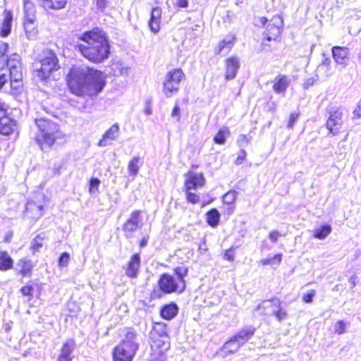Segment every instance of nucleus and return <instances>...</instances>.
Returning a JSON list of instances; mask_svg holds the SVG:
<instances>
[{
  "label": "nucleus",
  "mask_w": 361,
  "mask_h": 361,
  "mask_svg": "<svg viewBox=\"0 0 361 361\" xmlns=\"http://www.w3.org/2000/svg\"><path fill=\"white\" fill-rule=\"evenodd\" d=\"M35 126L37 128L35 141L43 149V144L45 142V120L43 118L36 119Z\"/></svg>",
  "instance_id": "22"
},
{
  "label": "nucleus",
  "mask_w": 361,
  "mask_h": 361,
  "mask_svg": "<svg viewBox=\"0 0 361 361\" xmlns=\"http://www.w3.org/2000/svg\"><path fill=\"white\" fill-rule=\"evenodd\" d=\"M176 6L178 8H185L189 6L188 0H176Z\"/></svg>",
  "instance_id": "55"
},
{
  "label": "nucleus",
  "mask_w": 361,
  "mask_h": 361,
  "mask_svg": "<svg viewBox=\"0 0 361 361\" xmlns=\"http://www.w3.org/2000/svg\"><path fill=\"white\" fill-rule=\"evenodd\" d=\"M13 267V259L6 252H0V270L6 271Z\"/></svg>",
  "instance_id": "33"
},
{
  "label": "nucleus",
  "mask_w": 361,
  "mask_h": 361,
  "mask_svg": "<svg viewBox=\"0 0 361 361\" xmlns=\"http://www.w3.org/2000/svg\"><path fill=\"white\" fill-rule=\"evenodd\" d=\"M149 361H164V360H159V359H155V358H152L151 357L150 360Z\"/></svg>",
  "instance_id": "64"
},
{
  "label": "nucleus",
  "mask_w": 361,
  "mask_h": 361,
  "mask_svg": "<svg viewBox=\"0 0 361 361\" xmlns=\"http://www.w3.org/2000/svg\"><path fill=\"white\" fill-rule=\"evenodd\" d=\"M331 231L330 225L324 224L314 231L312 236L316 239L323 240L331 233Z\"/></svg>",
  "instance_id": "32"
},
{
  "label": "nucleus",
  "mask_w": 361,
  "mask_h": 361,
  "mask_svg": "<svg viewBox=\"0 0 361 361\" xmlns=\"http://www.w3.org/2000/svg\"><path fill=\"white\" fill-rule=\"evenodd\" d=\"M266 302L267 305L265 307L271 309V314L276 317L277 321L281 322L288 317V313L283 308L282 302L279 299L274 298Z\"/></svg>",
  "instance_id": "14"
},
{
  "label": "nucleus",
  "mask_w": 361,
  "mask_h": 361,
  "mask_svg": "<svg viewBox=\"0 0 361 361\" xmlns=\"http://www.w3.org/2000/svg\"><path fill=\"white\" fill-rule=\"evenodd\" d=\"M140 263V254H133L124 267L126 275L130 279H135L139 273Z\"/></svg>",
  "instance_id": "12"
},
{
  "label": "nucleus",
  "mask_w": 361,
  "mask_h": 361,
  "mask_svg": "<svg viewBox=\"0 0 361 361\" xmlns=\"http://www.w3.org/2000/svg\"><path fill=\"white\" fill-rule=\"evenodd\" d=\"M240 348L239 344L236 343L231 337L227 340L220 349V352L224 357L234 354Z\"/></svg>",
  "instance_id": "26"
},
{
  "label": "nucleus",
  "mask_w": 361,
  "mask_h": 361,
  "mask_svg": "<svg viewBox=\"0 0 361 361\" xmlns=\"http://www.w3.org/2000/svg\"><path fill=\"white\" fill-rule=\"evenodd\" d=\"M1 63L6 65L9 75H14L16 72L22 73L20 56L18 54H13Z\"/></svg>",
  "instance_id": "21"
},
{
  "label": "nucleus",
  "mask_w": 361,
  "mask_h": 361,
  "mask_svg": "<svg viewBox=\"0 0 361 361\" xmlns=\"http://www.w3.org/2000/svg\"><path fill=\"white\" fill-rule=\"evenodd\" d=\"M249 142L250 139L245 134L240 135L238 139L237 140V144L238 146H243V145L249 143Z\"/></svg>",
  "instance_id": "49"
},
{
  "label": "nucleus",
  "mask_w": 361,
  "mask_h": 361,
  "mask_svg": "<svg viewBox=\"0 0 361 361\" xmlns=\"http://www.w3.org/2000/svg\"><path fill=\"white\" fill-rule=\"evenodd\" d=\"M331 55L337 65L345 66L349 60V48L343 46H334L331 48Z\"/></svg>",
  "instance_id": "13"
},
{
  "label": "nucleus",
  "mask_w": 361,
  "mask_h": 361,
  "mask_svg": "<svg viewBox=\"0 0 361 361\" xmlns=\"http://www.w3.org/2000/svg\"><path fill=\"white\" fill-rule=\"evenodd\" d=\"M47 3L52 9H61L66 4V0H47Z\"/></svg>",
  "instance_id": "41"
},
{
  "label": "nucleus",
  "mask_w": 361,
  "mask_h": 361,
  "mask_svg": "<svg viewBox=\"0 0 361 361\" xmlns=\"http://www.w3.org/2000/svg\"><path fill=\"white\" fill-rule=\"evenodd\" d=\"M256 329L254 326H250L242 328L231 338L239 344V346L245 344L255 334Z\"/></svg>",
  "instance_id": "17"
},
{
  "label": "nucleus",
  "mask_w": 361,
  "mask_h": 361,
  "mask_svg": "<svg viewBox=\"0 0 361 361\" xmlns=\"http://www.w3.org/2000/svg\"><path fill=\"white\" fill-rule=\"evenodd\" d=\"M173 257H176L177 259H180L181 257L179 255V254L178 252H176L173 256Z\"/></svg>",
  "instance_id": "63"
},
{
  "label": "nucleus",
  "mask_w": 361,
  "mask_h": 361,
  "mask_svg": "<svg viewBox=\"0 0 361 361\" xmlns=\"http://www.w3.org/2000/svg\"><path fill=\"white\" fill-rule=\"evenodd\" d=\"M207 224L212 227H216L220 221V213L216 208H212L207 212L205 214Z\"/></svg>",
  "instance_id": "28"
},
{
  "label": "nucleus",
  "mask_w": 361,
  "mask_h": 361,
  "mask_svg": "<svg viewBox=\"0 0 361 361\" xmlns=\"http://www.w3.org/2000/svg\"><path fill=\"white\" fill-rule=\"evenodd\" d=\"M179 307L175 302L166 303L160 307L159 315L165 320H171L174 319L178 314Z\"/></svg>",
  "instance_id": "19"
},
{
  "label": "nucleus",
  "mask_w": 361,
  "mask_h": 361,
  "mask_svg": "<svg viewBox=\"0 0 361 361\" xmlns=\"http://www.w3.org/2000/svg\"><path fill=\"white\" fill-rule=\"evenodd\" d=\"M141 214L142 212L140 210L132 212L130 218L123 223L122 230L126 238H129L132 237L133 233L140 227L141 224Z\"/></svg>",
  "instance_id": "10"
},
{
  "label": "nucleus",
  "mask_w": 361,
  "mask_h": 361,
  "mask_svg": "<svg viewBox=\"0 0 361 361\" xmlns=\"http://www.w3.org/2000/svg\"><path fill=\"white\" fill-rule=\"evenodd\" d=\"M80 42L75 49L89 62L99 64L106 61L111 54V43L106 32L98 27L83 32L78 37Z\"/></svg>",
  "instance_id": "2"
},
{
  "label": "nucleus",
  "mask_w": 361,
  "mask_h": 361,
  "mask_svg": "<svg viewBox=\"0 0 361 361\" xmlns=\"http://www.w3.org/2000/svg\"><path fill=\"white\" fill-rule=\"evenodd\" d=\"M11 83V93L14 95L20 94L23 90V74L17 73L14 75H9Z\"/></svg>",
  "instance_id": "25"
},
{
  "label": "nucleus",
  "mask_w": 361,
  "mask_h": 361,
  "mask_svg": "<svg viewBox=\"0 0 361 361\" xmlns=\"http://www.w3.org/2000/svg\"><path fill=\"white\" fill-rule=\"evenodd\" d=\"M137 333L132 328L126 329L124 338L112 350L113 361H133L139 348Z\"/></svg>",
  "instance_id": "5"
},
{
  "label": "nucleus",
  "mask_w": 361,
  "mask_h": 361,
  "mask_svg": "<svg viewBox=\"0 0 361 361\" xmlns=\"http://www.w3.org/2000/svg\"><path fill=\"white\" fill-rule=\"evenodd\" d=\"M353 114L354 118H361V99L359 100L356 107L353 110Z\"/></svg>",
  "instance_id": "50"
},
{
  "label": "nucleus",
  "mask_w": 361,
  "mask_h": 361,
  "mask_svg": "<svg viewBox=\"0 0 361 361\" xmlns=\"http://www.w3.org/2000/svg\"><path fill=\"white\" fill-rule=\"evenodd\" d=\"M236 195L234 191H229L226 192L222 197V201L226 204H231L235 201Z\"/></svg>",
  "instance_id": "42"
},
{
  "label": "nucleus",
  "mask_w": 361,
  "mask_h": 361,
  "mask_svg": "<svg viewBox=\"0 0 361 361\" xmlns=\"http://www.w3.org/2000/svg\"><path fill=\"white\" fill-rule=\"evenodd\" d=\"M282 261V254L277 253L271 257H267L261 259L259 263L263 266H274L279 265Z\"/></svg>",
  "instance_id": "34"
},
{
  "label": "nucleus",
  "mask_w": 361,
  "mask_h": 361,
  "mask_svg": "<svg viewBox=\"0 0 361 361\" xmlns=\"http://www.w3.org/2000/svg\"><path fill=\"white\" fill-rule=\"evenodd\" d=\"M236 36L234 33H228L226 37L220 40L214 49L216 55H221L223 50L226 49V52H230L236 42Z\"/></svg>",
  "instance_id": "16"
},
{
  "label": "nucleus",
  "mask_w": 361,
  "mask_h": 361,
  "mask_svg": "<svg viewBox=\"0 0 361 361\" xmlns=\"http://www.w3.org/2000/svg\"><path fill=\"white\" fill-rule=\"evenodd\" d=\"M290 84V80L286 75L278 74L272 82L273 91L278 94H285Z\"/></svg>",
  "instance_id": "18"
},
{
  "label": "nucleus",
  "mask_w": 361,
  "mask_h": 361,
  "mask_svg": "<svg viewBox=\"0 0 361 361\" xmlns=\"http://www.w3.org/2000/svg\"><path fill=\"white\" fill-rule=\"evenodd\" d=\"M5 16L0 30V35L3 37H7L11 31L13 14L10 11H4Z\"/></svg>",
  "instance_id": "27"
},
{
  "label": "nucleus",
  "mask_w": 361,
  "mask_h": 361,
  "mask_svg": "<svg viewBox=\"0 0 361 361\" xmlns=\"http://www.w3.org/2000/svg\"><path fill=\"white\" fill-rule=\"evenodd\" d=\"M343 117V109L341 106L329 112V116L325 122V127L329 134L336 136L342 132Z\"/></svg>",
  "instance_id": "9"
},
{
  "label": "nucleus",
  "mask_w": 361,
  "mask_h": 361,
  "mask_svg": "<svg viewBox=\"0 0 361 361\" xmlns=\"http://www.w3.org/2000/svg\"><path fill=\"white\" fill-rule=\"evenodd\" d=\"M151 357L165 360L170 348L167 325L161 322L154 323L150 332Z\"/></svg>",
  "instance_id": "4"
},
{
  "label": "nucleus",
  "mask_w": 361,
  "mask_h": 361,
  "mask_svg": "<svg viewBox=\"0 0 361 361\" xmlns=\"http://www.w3.org/2000/svg\"><path fill=\"white\" fill-rule=\"evenodd\" d=\"M16 121L8 116L6 110L0 106V133L10 135L14 130Z\"/></svg>",
  "instance_id": "15"
},
{
  "label": "nucleus",
  "mask_w": 361,
  "mask_h": 361,
  "mask_svg": "<svg viewBox=\"0 0 361 361\" xmlns=\"http://www.w3.org/2000/svg\"><path fill=\"white\" fill-rule=\"evenodd\" d=\"M173 271L174 275L167 272L159 275L157 282V288L150 291V300L160 299L164 295L180 294L185 290V278L188 274V267L183 265L177 266L173 268Z\"/></svg>",
  "instance_id": "3"
},
{
  "label": "nucleus",
  "mask_w": 361,
  "mask_h": 361,
  "mask_svg": "<svg viewBox=\"0 0 361 361\" xmlns=\"http://www.w3.org/2000/svg\"><path fill=\"white\" fill-rule=\"evenodd\" d=\"M101 183L98 178L92 177L89 180L88 192L90 194H96L99 192V187Z\"/></svg>",
  "instance_id": "40"
},
{
  "label": "nucleus",
  "mask_w": 361,
  "mask_h": 361,
  "mask_svg": "<svg viewBox=\"0 0 361 361\" xmlns=\"http://www.w3.org/2000/svg\"><path fill=\"white\" fill-rule=\"evenodd\" d=\"M223 257L224 259L227 261L233 262L235 259L234 247H231L225 250L223 254Z\"/></svg>",
  "instance_id": "47"
},
{
  "label": "nucleus",
  "mask_w": 361,
  "mask_h": 361,
  "mask_svg": "<svg viewBox=\"0 0 361 361\" xmlns=\"http://www.w3.org/2000/svg\"><path fill=\"white\" fill-rule=\"evenodd\" d=\"M60 68L59 59L53 51H47V71L51 73Z\"/></svg>",
  "instance_id": "29"
},
{
  "label": "nucleus",
  "mask_w": 361,
  "mask_h": 361,
  "mask_svg": "<svg viewBox=\"0 0 361 361\" xmlns=\"http://www.w3.org/2000/svg\"><path fill=\"white\" fill-rule=\"evenodd\" d=\"M171 116L176 117L177 120L179 121L180 118V111L178 106H175L171 111Z\"/></svg>",
  "instance_id": "56"
},
{
  "label": "nucleus",
  "mask_w": 361,
  "mask_h": 361,
  "mask_svg": "<svg viewBox=\"0 0 361 361\" xmlns=\"http://www.w3.org/2000/svg\"><path fill=\"white\" fill-rule=\"evenodd\" d=\"M35 20V17H34V19H32L31 20L25 18L24 28L29 39L34 37L36 34V30L34 25Z\"/></svg>",
  "instance_id": "37"
},
{
  "label": "nucleus",
  "mask_w": 361,
  "mask_h": 361,
  "mask_svg": "<svg viewBox=\"0 0 361 361\" xmlns=\"http://www.w3.org/2000/svg\"><path fill=\"white\" fill-rule=\"evenodd\" d=\"M70 260V255L68 252H63L58 259V265L60 267H65L68 265Z\"/></svg>",
  "instance_id": "44"
},
{
  "label": "nucleus",
  "mask_w": 361,
  "mask_h": 361,
  "mask_svg": "<svg viewBox=\"0 0 361 361\" xmlns=\"http://www.w3.org/2000/svg\"><path fill=\"white\" fill-rule=\"evenodd\" d=\"M231 135V131L228 128L224 127L218 130L214 136L213 137V141L217 145H224L226 138Z\"/></svg>",
  "instance_id": "31"
},
{
  "label": "nucleus",
  "mask_w": 361,
  "mask_h": 361,
  "mask_svg": "<svg viewBox=\"0 0 361 361\" xmlns=\"http://www.w3.org/2000/svg\"><path fill=\"white\" fill-rule=\"evenodd\" d=\"M35 7L34 4L30 0H24V13L25 18L31 20L34 19L35 16Z\"/></svg>",
  "instance_id": "36"
},
{
  "label": "nucleus",
  "mask_w": 361,
  "mask_h": 361,
  "mask_svg": "<svg viewBox=\"0 0 361 361\" xmlns=\"http://www.w3.org/2000/svg\"><path fill=\"white\" fill-rule=\"evenodd\" d=\"M316 295V290L314 289L310 290L306 293L303 294L302 297V300L305 303H311L313 301V298Z\"/></svg>",
  "instance_id": "46"
},
{
  "label": "nucleus",
  "mask_w": 361,
  "mask_h": 361,
  "mask_svg": "<svg viewBox=\"0 0 361 361\" xmlns=\"http://www.w3.org/2000/svg\"><path fill=\"white\" fill-rule=\"evenodd\" d=\"M183 191L185 194V199L188 202L195 204L200 202L199 195L193 192L203 188L206 184V179L202 172H196L189 169L184 175Z\"/></svg>",
  "instance_id": "7"
},
{
  "label": "nucleus",
  "mask_w": 361,
  "mask_h": 361,
  "mask_svg": "<svg viewBox=\"0 0 361 361\" xmlns=\"http://www.w3.org/2000/svg\"><path fill=\"white\" fill-rule=\"evenodd\" d=\"M72 360V358H64V357H60L59 356L58 357V359H57V361H71Z\"/></svg>",
  "instance_id": "61"
},
{
  "label": "nucleus",
  "mask_w": 361,
  "mask_h": 361,
  "mask_svg": "<svg viewBox=\"0 0 361 361\" xmlns=\"http://www.w3.org/2000/svg\"><path fill=\"white\" fill-rule=\"evenodd\" d=\"M240 59L236 55L227 57L224 61V78L226 80L234 79L240 69Z\"/></svg>",
  "instance_id": "11"
},
{
  "label": "nucleus",
  "mask_w": 361,
  "mask_h": 361,
  "mask_svg": "<svg viewBox=\"0 0 361 361\" xmlns=\"http://www.w3.org/2000/svg\"><path fill=\"white\" fill-rule=\"evenodd\" d=\"M129 173L132 176H135L140 169V158L137 157H133L128 163Z\"/></svg>",
  "instance_id": "38"
},
{
  "label": "nucleus",
  "mask_w": 361,
  "mask_h": 361,
  "mask_svg": "<svg viewBox=\"0 0 361 361\" xmlns=\"http://www.w3.org/2000/svg\"><path fill=\"white\" fill-rule=\"evenodd\" d=\"M119 132V126L118 124L112 125L107 130L105 131L102 135V139L99 141L98 145L101 147L106 146L110 144L109 141L114 140L116 138Z\"/></svg>",
  "instance_id": "24"
},
{
  "label": "nucleus",
  "mask_w": 361,
  "mask_h": 361,
  "mask_svg": "<svg viewBox=\"0 0 361 361\" xmlns=\"http://www.w3.org/2000/svg\"><path fill=\"white\" fill-rule=\"evenodd\" d=\"M185 80V74L180 68L169 70L165 75L163 82V92L166 97H171L177 93L180 84Z\"/></svg>",
  "instance_id": "8"
},
{
  "label": "nucleus",
  "mask_w": 361,
  "mask_h": 361,
  "mask_svg": "<svg viewBox=\"0 0 361 361\" xmlns=\"http://www.w3.org/2000/svg\"><path fill=\"white\" fill-rule=\"evenodd\" d=\"M75 341L72 338L68 339L63 343L59 356L64 358H72L71 353L75 348Z\"/></svg>",
  "instance_id": "30"
},
{
  "label": "nucleus",
  "mask_w": 361,
  "mask_h": 361,
  "mask_svg": "<svg viewBox=\"0 0 361 361\" xmlns=\"http://www.w3.org/2000/svg\"><path fill=\"white\" fill-rule=\"evenodd\" d=\"M322 66H325L326 68H330L331 66V60L330 58H324L321 63Z\"/></svg>",
  "instance_id": "58"
},
{
  "label": "nucleus",
  "mask_w": 361,
  "mask_h": 361,
  "mask_svg": "<svg viewBox=\"0 0 361 361\" xmlns=\"http://www.w3.org/2000/svg\"><path fill=\"white\" fill-rule=\"evenodd\" d=\"M283 30V20L279 15H274L269 20L264 32V39L261 43L260 49L264 51H269L274 49L270 42L276 43L281 41Z\"/></svg>",
  "instance_id": "6"
},
{
  "label": "nucleus",
  "mask_w": 361,
  "mask_h": 361,
  "mask_svg": "<svg viewBox=\"0 0 361 361\" xmlns=\"http://www.w3.org/2000/svg\"><path fill=\"white\" fill-rule=\"evenodd\" d=\"M37 1H38V2H39V4L41 6H42V7H44V5H45V0H37Z\"/></svg>",
  "instance_id": "62"
},
{
  "label": "nucleus",
  "mask_w": 361,
  "mask_h": 361,
  "mask_svg": "<svg viewBox=\"0 0 361 361\" xmlns=\"http://www.w3.org/2000/svg\"><path fill=\"white\" fill-rule=\"evenodd\" d=\"M66 82L74 95L93 98L102 92L106 85L105 73L92 66H72L66 75Z\"/></svg>",
  "instance_id": "1"
},
{
  "label": "nucleus",
  "mask_w": 361,
  "mask_h": 361,
  "mask_svg": "<svg viewBox=\"0 0 361 361\" xmlns=\"http://www.w3.org/2000/svg\"><path fill=\"white\" fill-rule=\"evenodd\" d=\"M247 153L245 149H240L234 161L235 164L240 165L246 161Z\"/></svg>",
  "instance_id": "48"
},
{
  "label": "nucleus",
  "mask_w": 361,
  "mask_h": 361,
  "mask_svg": "<svg viewBox=\"0 0 361 361\" xmlns=\"http://www.w3.org/2000/svg\"><path fill=\"white\" fill-rule=\"evenodd\" d=\"M300 117L299 112H291L288 116V119L287 121V128L291 129L295 126V123L298 120Z\"/></svg>",
  "instance_id": "43"
},
{
  "label": "nucleus",
  "mask_w": 361,
  "mask_h": 361,
  "mask_svg": "<svg viewBox=\"0 0 361 361\" xmlns=\"http://www.w3.org/2000/svg\"><path fill=\"white\" fill-rule=\"evenodd\" d=\"M45 238V233L42 232L35 236L31 242V250L33 253L37 252L39 248L43 247L44 241Z\"/></svg>",
  "instance_id": "35"
},
{
  "label": "nucleus",
  "mask_w": 361,
  "mask_h": 361,
  "mask_svg": "<svg viewBox=\"0 0 361 361\" xmlns=\"http://www.w3.org/2000/svg\"><path fill=\"white\" fill-rule=\"evenodd\" d=\"M43 61H35L33 63V80L38 87H40L39 83L43 86L45 84V72L43 68Z\"/></svg>",
  "instance_id": "23"
},
{
  "label": "nucleus",
  "mask_w": 361,
  "mask_h": 361,
  "mask_svg": "<svg viewBox=\"0 0 361 361\" xmlns=\"http://www.w3.org/2000/svg\"><path fill=\"white\" fill-rule=\"evenodd\" d=\"M280 236L281 234L276 230L271 231L269 233V238L273 243H276Z\"/></svg>",
  "instance_id": "51"
},
{
  "label": "nucleus",
  "mask_w": 361,
  "mask_h": 361,
  "mask_svg": "<svg viewBox=\"0 0 361 361\" xmlns=\"http://www.w3.org/2000/svg\"><path fill=\"white\" fill-rule=\"evenodd\" d=\"M108 0H96V6L100 9H104L106 7Z\"/></svg>",
  "instance_id": "57"
},
{
  "label": "nucleus",
  "mask_w": 361,
  "mask_h": 361,
  "mask_svg": "<svg viewBox=\"0 0 361 361\" xmlns=\"http://www.w3.org/2000/svg\"><path fill=\"white\" fill-rule=\"evenodd\" d=\"M259 21L261 26H264L268 22V19L267 17L262 16L259 18Z\"/></svg>",
  "instance_id": "60"
},
{
  "label": "nucleus",
  "mask_w": 361,
  "mask_h": 361,
  "mask_svg": "<svg viewBox=\"0 0 361 361\" xmlns=\"http://www.w3.org/2000/svg\"><path fill=\"white\" fill-rule=\"evenodd\" d=\"M20 291L23 295L30 296L32 295L33 288L30 286H25L21 288Z\"/></svg>",
  "instance_id": "54"
},
{
  "label": "nucleus",
  "mask_w": 361,
  "mask_h": 361,
  "mask_svg": "<svg viewBox=\"0 0 361 361\" xmlns=\"http://www.w3.org/2000/svg\"><path fill=\"white\" fill-rule=\"evenodd\" d=\"M346 331V324L343 320H338L335 325V332L338 334H343Z\"/></svg>",
  "instance_id": "45"
},
{
  "label": "nucleus",
  "mask_w": 361,
  "mask_h": 361,
  "mask_svg": "<svg viewBox=\"0 0 361 361\" xmlns=\"http://www.w3.org/2000/svg\"><path fill=\"white\" fill-rule=\"evenodd\" d=\"M18 265L21 267L20 273L23 276H27L30 273L32 269L31 261L26 259H22L19 261Z\"/></svg>",
  "instance_id": "39"
},
{
  "label": "nucleus",
  "mask_w": 361,
  "mask_h": 361,
  "mask_svg": "<svg viewBox=\"0 0 361 361\" xmlns=\"http://www.w3.org/2000/svg\"><path fill=\"white\" fill-rule=\"evenodd\" d=\"M162 10L160 7L156 6L152 8L150 18L148 20V26L154 33L160 30Z\"/></svg>",
  "instance_id": "20"
},
{
  "label": "nucleus",
  "mask_w": 361,
  "mask_h": 361,
  "mask_svg": "<svg viewBox=\"0 0 361 361\" xmlns=\"http://www.w3.org/2000/svg\"><path fill=\"white\" fill-rule=\"evenodd\" d=\"M149 240V234H145L142 236L141 239L139 240V247L140 248H143L146 247L148 244V241Z\"/></svg>",
  "instance_id": "52"
},
{
  "label": "nucleus",
  "mask_w": 361,
  "mask_h": 361,
  "mask_svg": "<svg viewBox=\"0 0 361 361\" xmlns=\"http://www.w3.org/2000/svg\"><path fill=\"white\" fill-rule=\"evenodd\" d=\"M8 80V75L6 73H3L0 75V89L3 87V85Z\"/></svg>",
  "instance_id": "59"
},
{
  "label": "nucleus",
  "mask_w": 361,
  "mask_h": 361,
  "mask_svg": "<svg viewBox=\"0 0 361 361\" xmlns=\"http://www.w3.org/2000/svg\"><path fill=\"white\" fill-rule=\"evenodd\" d=\"M61 137V135H56V136H53L51 134H47V140H46V142H47V145H52L56 139L58 138H60Z\"/></svg>",
  "instance_id": "53"
}]
</instances>
